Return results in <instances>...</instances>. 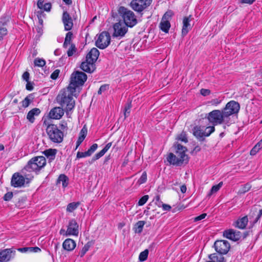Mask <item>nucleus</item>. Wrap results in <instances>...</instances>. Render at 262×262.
Here are the masks:
<instances>
[{"label": "nucleus", "mask_w": 262, "mask_h": 262, "mask_svg": "<svg viewBox=\"0 0 262 262\" xmlns=\"http://www.w3.org/2000/svg\"><path fill=\"white\" fill-rule=\"evenodd\" d=\"M174 146L176 149L175 154L169 153L167 157V161L170 164L177 166H181L183 164H187L189 158L186 154V147L179 143L175 144Z\"/></svg>", "instance_id": "1"}, {"label": "nucleus", "mask_w": 262, "mask_h": 262, "mask_svg": "<svg viewBox=\"0 0 262 262\" xmlns=\"http://www.w3.org/2000/svg\"><path fill=\"white\" fill-rule=\"evenodd\" d=\"M75 91L68 89L62 90L56 97V100L62 108L64 107V110L68 113L72 111L75 107V100L73 96Z\"/></svg>", "instance_id": "2"}, {"label": "nucleus", "mask_w": 262, "mask_h": 262, "mask_svg": "<svg viewBox=\"0 0 262 262\" xmlns=\"http://www.w3.org/2000/svg\"><path fill=\"white\" fill-rule=\"evenodd\" d=\"M208 121L213 126L225 124L229 125V122L222 110H213L206 116Z\"/></svg>", "instance_id": "3"}, {"label": "nucleus", "mask_w": 262, "mask_h": 262, "mask_svg": "<svg viewBox=\"0 0 262 262\" xmlns=\"http://www.w3.org/2000/svg\"><path fill=\"white\" fill-rule=\"evenodd\" d=\"M46 133L49 139L52 142L60 143L62 142L63 133L56 125L53 124L48 125L46 128Z\"/></svg>", "instance_id": "4"}, {"label": "nucleus", "mask_w": 262, "mask_h": 262, "mask_svg": "<svg viewBox=\"0 0 262 262\" xmlns=\"http://www.w3.org/2000/svg\"><path fill=\"white\" fill-rule=\"evenodd\" d=\"M46 164V160L43 156H37L29 160L24 169L28 171H38Z\"/></svg>", "instance_id": "5"}, {"label": "nucleus", "mask_w": 262, "mask_h": 262, "mask_svg": "<svg viewBox=\"0 0 262 262\" xmlns=\"http://www.w3.org/2000/svg\"><path fill=\"white\" fill-rule=\"evenodd\" d=\"M118 12L123 19V23L127 27H133L137 23V20L134 13L124 7H120Z\"/></svg>", "instance_id": "6"}, {"label": "nucleus", "mask_w": 262, "mask_h": 262, "mask_svg": "<svg viewBox=\"0 0 262 262\" xmlns=\"http://www.w3.org/2000/svg\"><path fill=\"white\" fill-rule=\"evenodd\" d=\"M86 79L87 76L84 73L76 71L71 75V81L68 86V89L76 91V88L83 85Z\"/></svg>", "instance_id": "7"}, {"label": "nucleus", "mask_w": 262, "mask_h": 262, "mask_svg": "<svg viewBox=\"0 0 262 262\" xmlns=\"http://www.w3.org/2000/svg\"><path fill=\"white\" fill-rule=\"evenodd\" d=\"M240 108L239 104L238 102L232 100L228 102L226 106L222 109L225 115H226L227 119L230 123V117L233 115L237 114Z\"/></svg>", "instance_id": "8"}, {"label": "nucleus", "mask_w": 262, "mask_h": 262, "mask_svg": "<svg viewBox=\"0 0 262 262\" xmlns=\"http://www.w3.org/2000/svg\"><path fill=\"white\" fill-rule=\"evenodd\" d=\"M262 216V208L259 205H254L250 209L248 216L250 224L253 226Z\"/></svg>", "instance_id": "9"}, {"label": "nucleus", "mask_w": 262, "mask_h": 262, "mask_svg": "<svg viewBox=\"0 0 262 262\" xmlns=\"http://www.w3.org/2000/svg\"><path fill=\"white\" fill-rule=\"evenodd\" d=\"M111 42V35L107 31L101 32L98 36L95 42V45L100 49H104Z\"/></svg>", "instance_id": "10"}, {"label": "nucleus", "mask_w": 262, "mask_h": 262, "mask_svg": "<svg viewBox=\"0 0 262 262\" xmlns=\"http://www.w3.org/2000/svg\"><path fill=\"white\" fill-rule=\"evenodd\" d=\"M152 0H132L130 7L135 11L141 12L150 6Z\"/></svg>", "instance_id": "11"}, {"label": "nucleus", "mask_w": 262, "mask_h": 262, "mask_svg": "<svg viewBox=\"0 0 262 262\" xmlns=\"http://www.w3.org/2000/svg\"><path fill=\"white\" fill-rule=\"evenodd\" d=\"M113 36L121 38L124 36L128 31L127 26L122 21H119L113 25Z\"/></svg>", "instance_id": "12"}, {"label": "nucleus", "mask_w": 262, "mask_h": 262, "mask_svg": "<svg viewBox=\"0 0 262 262\" xmlns=\"http://www.w3.org/2000/svg\"><path fill=\"white\" fill-rule=\"evenodd\" d=\"M216 251L221 254H226L230 248V245L227 241L218 240L214 244Z\"/></svg>", "instance_id": "13"}, {"label": "nucleus", "mask_w": 262, "mask_h": 262, "mask_svg": "<svg viewBox=\"0 0 262 262\" xmlns=\"http://www.w3.org/2000/svg\"><path fill=\"white\" fill-rule=\"evenodd\" d=\"M79 226L75 219L71 220L68 224V228L66 232V236H77L79 233Z\"/></svg>", "instance_id": "14"}, {"label": "nucleus", "mask_w": 262, "mask_h": 262, "mask_svg": "<svg viewBox=\"0 0 262 262\" xmlns=\"http://www.w3.org/2000/svg\"><path fill=\"white\" fill-rule=\"evenodd\" d=\"M223 236L228 239L236 242L240 239L242 234L240 231L230 229L225 230L223 232Z\"/></svg>", "instance_id": "15"}, {"label": "nucleus", "mask_w": 262, "mask_h": 262, "mask_svg": "<svg viewBox=\"0 0 262 262\" xmlns=\"http://www.w3.org/2000/svg\"><path fill=\"white\" fill-rule=\"evenodd\" d=\"M25 182V178L18 173H14L11 178V185L14 187H21Z\"/></svg>", "instance_id": "16"}, {"label": "nucleus", "mask_w": 262, "mask_h": 262, "mask_svg": "<svg viewBox=\"0 0 262 262\" xmlns=\"http://www.w3.org/2000/svg\"><path fill=\"white\" fill-rule=\"evenodd\" d=\"M62 21L66 31H70L73 26L72 18L67 11H64L62 15Z\"/></svg>", "instance_id": "17"}, {"label": "nucleus", "mask_w": 262, "mask_h": 262, "mask_svg": "<svg viewBox=\"0 0 262 262\" xmlns=\"http://www.w3.org/2000/svg\"><path fill=\"white\" fill-rule=\"evenodd\" d=\"M15 251L12 249H6L0 252V262H7L14 256Z\"/></svg>", "instance_id": "18"}, {"label": "nucleus", "mask_w": 262, "mask_h": 262, "mask_svg": "<svg viewBox=\"0 0 262 262\" xmlns=\"http://www.w3.org/2000/svg\"><path fill=\"white\" fill-rule=\"evenodd\" d=\"M193 18L191 15L188 16H186L183 19V27L182 29V34L183 36H185L191 29L190 21L192 20Z\"/></svg>", "instance_id": "19"}, {"label": "nucleus", "mask_w": 262, "mask_h": 262, "mask_svg": "<svg viewBox=\"0 0 262 262\" xmlns=\"http://www.w3.org/2000/svg\"><path fill=\"white\" fill-rule=\"evenodd\" d=\"M64 114V110L62 107H55L52 108L49 113V117L54 119H60Z\"/></svg>", "instance_id": "20"}, {"label": "nucleus", "mask_w": 262, "mask_h": 262, "mask_svg": "<svg viewBox=\"0 0 262 262\" xmlns=\"http://www.w3.org/2000/svg\"><path fill=\"white\" fill-rule=\"evenodd\" d=\"M9 20V16H6L3 17L0 21V40H2L4 37L7 34L8 31L5 26Z\"/></svg>", "instance_id": "21"}, {"label": "nucleus", "mask_w": 262, "mask_h": 262, "mask_svg": "<svg viewBox=\"0 0 262 262\" xmlns=\"http://www.w3.org/2000/svg\"><path fill=\"white\" fill-rule=\"evenodd\" d=\"M80 68L83 71L88 73H92L95 69V64L94 63L91 62V61H87L86 59H85V61H83L81 63Z\"/></svg>", "instance_id": "22"}, {"label": "nucleus", "mask_w": 262, "mask_h": 262, "mask_svg": "<svg viewBox=\"0 0 262 262\" xmlns=\"http://www.w3.org/2000/svg\"><path fill=\"white\" fill-rule=\"evenodd\" d=\"M99 55V52L95 48H93L91 51L88 53L86 56V60L91 61V62L95 63L97 60Z\"/></svg>", "instance_id": "23"}, {"label": "nucleus", "mask_w": 262, "mask_h": 262, "mask_svg": "<svg viewBox=\"0 0 262 262\" xmlns=\"http://www.w3.org/2000/svg\"><path fill=\"white\" fill-rule=\"evenodd\" d=\"M76 242L72 239L67 238L62 244L63 248L67 251H73L76 247Z\"/></svg>", "instance_id": "24"}, {"label": "nucleus", "mask_w": 262, "mask_h": 262, "mask_svg": "<svg viewBox=\"0 0 262 262\" xmlns=\"http://www.w3.org/2000/svg\"><path fill=\"white\" fill-rule=\"evenodd\" d=\"M204 127L196 126L193 129V135L200 141H203L205 137Z\"/></svg>", "instance_id": "25"}, {"label": "nucleus", "mask_w": 262, "mask_h": 262, "mask_svg": "<svg viewBox=\"0 0 262 262\" xmlns=\"http://www.w3.org/2000/svg\"><path fill=\"white\" fill-rule=\"evenodd\" d=\"M112 145V143L110 142L108 143L99 152L97 153L94 155V156L92 158L91 162L90 163L91 164L93 163L95 161L99 159L101 157H102L106 152L110 148L111 146Z\"/></svg>", "instance_id": "26"}, {"label": "nucleus", "mask_w": 262, "mask_h": 262, "mask_svg": "<svg viewBox=\"0 0 262 262\" xmlns=\"http://www.w3.org/2000/svg\"><path fill=\"white\" fill-rule=\"evenodd\" d=\"M41 113L38 108H34L30 110L27 115V119L31 123L35 121V117L38 116Z\"/></svg>", "instance_id": "27"}, {"label": "nucleus", "mask_w": 262, "mask_h": 262, "mask_svg": "<svg viewBox=\"0 0 262 262\" xmlns=\"http://www.w3.org/2000/svg\"><path fill=\"white\" fill-rule=\"evenodd\" d=\"M248 222L247 216H245L241 219L237 220L235 224V226L238 228L244 229L246 228Z\"/></svg>", "instance_id": "28"}, {"label": "nucleus", "mask_w": 262, "mask_h": 262, "mask_svg": "<svg viewBox=\"0 0 262 262\" xmlns=\"http://www.w3.org/2000/svg\"><path fill=\"white\" fill-rule=\"evenodd\" d=\"M170 27V24L168 20H163L162 19L160 24L161 30L165 33H168Z\"/></svg>", "instance_id": "29"}, {"label": "nucleus", "mask_w": 262, "mask_h": 262, "mask_svg": "<svg viewBox=\"0 0 262 262\" xmlns=\"http://www.w3.org/2000/svg\"><path fill=\"white\" fill-rule=\"evenodd\" d=\"M209 258L215 262H226V259L223 256V254L213 253L209 255Z\"/></svg>", "instance_id": "30"}, {"label": "nucleus", "mask_w": 262, "mask_h": 262, "mask_svg": "<svg viewBox=\"0 0 262 262\" xmlns=\"http://www.w3.org/2000/svg\"><path fill=\"white\" fill-rule=\"evenodd\" d=\"M45 155L50 160H53L55 158L57 153L56 149H49L44 151Z\"/></svg>", "instance_id": "31"}, {"label": "nucleus", "mask_w": 262, "mask_h": 262, "mask_svg": "<svg viewBox=\"0 0 262 262\" xmlns=\"http://www.w3.org/2000/svg\"><path fill=\"white\" fill-rule=\"evenodd\" d=\"M73 38V34L72 32H68L66 35L63 44V47L67 48L68 46L71 45L72 39Z\"/></svg>", "instance_id": "32"}, {"label": "nucleus", "mask_w": 262, "mask_h": 262, "mask_svg": "<svg viewBox=\"0 0 262 262\" xmlns=\"http://www.w3.org/2000/svg\"><path fill=\"white\" fill-rule=\"evenodd\" d=\"M145 224V222L143 221H138L134 227L135 233H140L142 232L144 225Z\"/></svg>", "instance_id": "33"}, {"label": "nucleus", "mask_w": 262, "mask_h": 262, "mask_svg": "<svg viewBox=\"0 0 262 262\" xmlns=\"http://www.w3.org/2000/svg\"><path fill=\"white\" fill-rule=\"evenodd\" d=\"M69 179L68 178L63 174H60L57 180V183H60L62 182L63 187H66L68 185Z\"/></svg>", "instance_id": "34"}, {"label": "nucleus", "mask_w": 262, "mask_h": 262, "mask_svg": "<svg viewBox=\"0 0 262 262\" xmlns=\"http://www.w3.org/2000/svg\"><path fill=\"white\" fill-rule=\"evenodd\" d=\"M79 202H72L69 204L67 207V211L69 212H72L79 206Z\"/></svg>", "instance_id": "35"}, {"label": "nucleus", "mask_w": 262, "mask_h": 262, "mask_svg": "<svg viewBox=\"0 0 262 262\" xmlns=\"http://www.w3.org/2000/svg\"><path fill=\"white\" fill-rule=\"evenodd\" d=\"M223 185V182H221L219 183L217 185H214L212 187L210 192H209L208 195L210 196L213 193L217 192L219 189L221 188L222 186Z\"/></svg>", "instance_id": "36"}, {"label": "nucleus", "mask_w": 262, "mask_h": 262, "mask_svg": "<svg viewBox=\"0 0 262 262\" xmlns=\"http://www.w3.org/2000/svg\"><path fill=\"white\" fill-rule=\"evenodd\" d=\"M31 102V95H29L21 101L22 106L24 108H26L29 106Z\"/></svg>", "instance_id": "37"}, {"label": "nucleus", "mask_w": 262, "mask_h": 262, "mask_svg": "<svg viewBox=\"0 0 262 262\" xmlns=\"http://www.w3.org/2000/svg\"><path fill=\"white\" fill-rule=\"evenodd\" d=\"M34 66L38 67H43L46 64V61L41 58H36L34 61Z\"/></svg>", "instance_id": "38"}, {"label": "nucleus", "mask_w": 262, "mask_h": 262, "mask_svg": "<svg viewBox=\"0 0 262 262\" xmlns=\"http://www.w3.org/2000/svg\"><path fill=\"white\" fill-rule=\"evenodd\" d=\"M131 108L132 103L129 101L126 104L124 107V115L125 118H127L129 115Z\"/></svg>", "instance_id": "39"}, {"label": "nucleus", "mask_w": 262, "mask_h": 262, "mask_svg": "<svg viewBox=\"0 0 262 262\" xmlns=\"http://www.w3.org/2000/svg\"><path fill=\"white\" fill-rule=\"evenodd\" d=\"M148 250L147 249L145 250L144 251L141 252L139 256V259L140 261H145L148 256Z\"/></svg>", "instance_id": "40"}, {"label": "nucleus", "mask_w": 262, "mask_h": 262, "mask_svg": "<svg viewBox=\"0 0 262 262\" xmlns=\"http://www.w3.org/2000/svg\"><path fill=\"white\" fill-rule=\"evenodd\" d=\"M77 51V49L74 44L71 43L70 47L67 51V54L69 57H71L74 55Z\"/></svg>", "instance_id": "41"}, {"label": "nucleus", "mask_w": 262, "mask_h": 262, "mask_svg": "<svg viewBox=\"0 0 262 262\" xmlns=\"http://www.w3.org/2000/svg\"><path fill=\"white\" fill-rule=\"evenodd\" d=\"M251 188V185L249 183H247L245 185H243V187L239 191V193L241 194L245 193L246 192L248 191L250 188Z\"/></svg>", "instance_id": "42"}, {"label": "nucleus", "mask_w": 262, "mask_h": 262, "mask_svg": "<svg viewBox=\"0 0 262 262\" xmlns=\"http://www.w3.org/2000/svg\"><path fill=\"white\" fill-rule=\"evenodd\" d=\"M147 180V174L146 172L145 171H144L140 178L139 179V180L137 181V183L139 185H141L142 184H143L146 182Z\"/></svg>", "instance_id": "43"}, {"label": "nucleus", "mask_w": 262, "mask_h": 262, "mask_svg": "<svg viewBox=\"0 0 262 262\" xmlns=\"http://www.w3.org/2000/svg\"><path fill=\"white\" fill-rule=\"evenodd\" d=\"M177 139L185 143L188 142L187 135L185 132H182L178 137Z\"/></svg>", "instance_id": "44"}, {"label": "nucleus", "mask_w": 262, "mask_h": 262, "mask_svg": "<svg viewBox=\"0 0 262 262\" xmlns=\"http://www.w3.org/2000/svg\"><path fill=\"white\" fill-rule=\"evenodd\" d=\"M215 130L214 126H208L206 127L205 129L204 130L205 137L209 136L211 133H212Z\"/></svg>", "instance_id": "45"}, {"label": "nucleus", "mask_w": 262, "mask_h": 262, "mask_svg": "<svg viewBox=\"0 0 262 262\" xmlns=\"http://www.w3.org/2000/svg\"><path fill=\"white\" fill-rule=\"evenodd\" d=\"M148 195H145L143 196H142L139 201L138 202V205L139 206H142L144 204H145L146 202L147 201L148 199Z\"/></svg>", "instance_id": "46"}, {"label": "nucleus", "mask_w": 262, "mask_h": 262, "mask_svg": "<svg viewBox=\"0 0 262 262\" xmlns=\"http://www.w3.org/2000/svg\"><path fill=\"white\" fill-rule=\"evenodd\" d=\"M91 155H90V154L88 152V151H86L85 152H80V151H78L77 153V158H84V157H89Z\"/></svg>", "instance_id": "47"}, {"label": "nucleus", "mask_w": 262, "mask_h": 262, "mask_svg": "<svg viewBox=\"0 0 262 262\" xmlns=\"http://www.w3.org/2000/svg\"><path fill=\"white\" fill-rule=\"evenodd\" d=\"M59 127L60 128V130L62 132L68 129L67 123L64 120L61 121L59 124Z\"/></svg>", "instance_id": "48"}, {"label": "nucleus", "mask_w": 262, "mask_h": 262, "mask_svg": "<svg viewBox=\"0 0 262 262\" xmlns=\"http://www.w3.org/2000/svg\"><path fill=\"white\" fill-rule=\"evenodd\" d=\"M89 248H90V246L88 244L85 245L80 251V256L81 257L85 255V254L86 253V252L89 250Z\"/></svg>", "instance_id": "49"}, {"label": "nucleus", "mask_w": 262, "mask_h": 262, "mask_svg": "<svg viewBox=\"0 0 262 262\" xmlns=\"http://www.w3.org/2000/svg\"><path fill=\"white\" fill-rule=\"evenodd\" d=\"M98 145L96 143L93 144L90 148L87 150L90 155L91 156L94 151L97 149Z\"/></svg>", "instance_id": "50"}, {"label": "nucleus", "mask_w": 262, "mask_h": 262, "mask_svg": "<svg viewBox=\"0 0 262 262\" xmlns=\"http://www.w3.org/2000/svg\"><path fill=\"white\" fill-rule=\"evenodd\" d=\"M108 88L109 85L108 84H103L101 85L98 91V94L99 95L101 94L102 92L106 91L108 89Z\"/></svg>", "instance_id": "51"}, {"label": "nucleus", "mask_w": 262, "mask_h": 262, "mask_svg": "<svg viewBox=\"0 0 262 262\" xmlns=\"http://www.w3.org/2000/svg\"><path fill=\"white\" fill-rule=\"evenodd\" d=\"M60 70L58 69L55 70L51 75V78L52 79H56L59 76Z\"/></svg>", "instance_id": "52"}, {"label": "nucleus", "mask_w": 262, "mask_h": 262, "mask_svg": "<svg viewBox=\"0 0 262 262\" xmlns=\"http://www.w3.org/2000/svg\"><path fill=\"white\" fill-rule=\"evenodd\" d=\"M13 197V193L12 192H8L4 196V200L6 201H10Z\"/></svg>", "instance_id": "53"}, {"label": "nucleus", "mask_w": 262, "mask_h": 262, "mask_svg": "<svg viewBox=\"0 0 262 262\" xmlns=\"http://www.w3.org/2000/svg\"><path fill=\"white\" fill-rule=\"evenodd\" d=\"M221 102V100H220V99H219L217 98H215V99H212L211 100L209 101L208 103L209 104L212 105L217 106Z\"/></svg>", "instance_id": "54"}, {"label": "nucleus", "mask_w": 262, "mask_h": 262, "mask_svg": "<svg viewBox=\"0 0 262 262\" xmlns=\"http://www.w3.org/2000/svg\"><path fill=\"white\" fill-rule=\"evenodd\" d=\"M172 14V12H171V11H167V12H166L164 14V15L163 16L162 19H163V20H169V19L171 17Z\"/></svg>", "instance_id": "55"}, {"label": "nucleus", "mask_w": 262, "mask_h": 262, "mask_svg": "<svg viewBox=\"0 0 262 262\" xmlns=\"http://www.w3.org/2000/svg\"><path fill=\"white\" fill-rule=\"evenodd\" d=\"M201 95L204 96H206L210 94V91L208 89H202L200 91Z\"/></svg>", "instance_id": "56"}, {"label": "nucleus", "mask_w": 262, "mask_h": 262, "mask_svg": "<svg viewBox=\"0 0 262 262\" xmlns=\"http://www.w3.org/2000/svg\"><path fill=\"white\" fill-rule=\"evenodd\" d=\"M206 216H207V214L206 213H202L201 215L195 217L194 219V221L195 222L201 221V220L205 219Z\"/></svg>", "instance_id": "57"}, {"label": "nucleus", "mask_w": 262, "mask_h": 262, "mask_svg": "<svg viewBox=\"0 0 262 262\" xmlns=\"http://www.w3.org/2000/svg\"><path fill=\"white\" fill-rule=\"evenodd\" d=\"M259 149H258V148H257V147L255 145L252 148V149L251 150V151H250V155H252V156L255 155L259 151Z\"/></svg>", "instance_id": "58"}, {"label": "nucleus", "mask_w": 262, "mask_h": 262, "mask_svg": "<svg viewBox=\"0 0 262 262\" xmlns=\"http://www.w3.org/2000/svg\"><path fill=\"white\" fill-rule=\"evenodd\" d=\"M52 5L51 3H46L44 4L42 9L46 11H50L51 9Z\"/></svg>", "instance_id": "59"}, {"label": "nucleus", "mask_w": 262, "mask_h": 262, "mask_svg": "<svg viewBox=\"0 0 262 262\" xmlns=\"http://www.w3.org/2000/svg\"><path fill=\"white\" fill-rule=\"evenodd\" d=\"M31 247H25L18 249L21 252H31Z\"/></svg>", "instance_id": "60"}, {"label": "nucleus", "mask_w": 262, "mask_h": 262, "mask_svg": "<svg viewBox=\"0 0 262 262\" xmlns=\"http://www.w3.org/2000/svg\"><path fill=\"white\" fill-rule=\"evenodd\" d=\"M87 134V129L83 127L80 132V136H82L85 139Z\"/></svg>", "instance_id": "61"}, {"label": "nucleus", "mask_w": 262, "mask_h": 262, "mask_svg": "<svg viewBox=\"0 0 262 262\" xmlns=\"http://www.w3.org/2000/svg\"><path fill=\"white\" fill-rule=\"evenodd\" d=\"M84 138L82 136H79L78 139L76 142V147H78L80 144L83 142Z\"/></svg>", "instance_id": "62"}, {"label": "nucleus", "mask_w": 262, "mask_h": 262, "mask_svg": "<svg viewBox=\"0 0 262 262\" xmlns=\"http://www.w3.org/2000/svg\"><path fill=\"white\" fill-rule=\"evenodd\" d=\"M44 0H38L37 3V7L40 9H42L43 7Z\"/></svg>", "instance_id": "63"}, {"label": "nucleus", "mask_w": 262, "mask_h": 262, "mask_svg": "<svg viewBox=\"0 0 262 262\" xmlns=\"http://www.w3.org/2000/svg\"><path fill=\"white\" fill-rule=\"evenodd\" d=\"M29 73L28 72H25L23 75V78L24 80L28 81L29 79Z\"/></svg>", "instance_id": "64"}]
</instances>
